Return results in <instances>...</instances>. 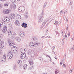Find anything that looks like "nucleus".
Returning a JSON list of instances; mask_svg holds the SVG:
<instances>
[{
	"instance_id": "nucleus-36",
	"label": "nucleus",
	"mask_w": 74,
	"mask_h": 74,
	"mask_svg": "<svg viewBox=\"0 0 74 74\" xmlns=\"http://www.w3.org/2000/svg\"><path fill=\"white\" fill-rule=\"evenodd\" d=\"M47 21H49V23L50 22H51V21H52V18H50V19H49V20H47Z\"/></svg>"
},
{
	"instance_id": "nucleus-62",
	"label": "nucleus",
	"mask_w": 74,
	"mask_h": 74,
	"mask_svg": "<svg viewBox=\"0 0 74 74\" xmlns=\"http://www.w3.org/2000/svg\"><path fill=\"white\" fill-rule=\"evenodd\" d=\"M0 24H1V25H3V22H1V23H0Z\"/></svg>"
},
{
	"instance_id": "nucleus-10",
	"label": "nucleus",
	"mask_w": 74,
	"mask_h": 74,
	"mask_svg": "<svg viewBox=\"0 0 74 74\" xmlns=\"http://www.w3.org/2000/svg\"><path fill=\"white\" fill-rule=\"evenodd\" d=\"M26 53H22L21 55V59H24V58H25V57H26Z\"/></svg>"
},
{
	"instance_id": "nucleus-45",
	"label": "nucleus",
	"mask_w": 74,
	"mask_h": 74,
	"mask_svg": "<svg viewBox=\"0 0 74 74\" xmlns=\"http://www.w3.org/2000/svg\"><path fill=\"white\" fill-rule=\"evenodd\" d=\"M58 24V21H56L55 22V23H54V24L55 25H57Z\"/></svg>"
},
{
	"instance_id": "nucleus-50",
	"label": "nucleus",
	"mask_w": 74,
	"mask_h": 74,
	"mask_svg": "<svg viewBox=\"0 0 74 74\" xmlns=\"http://www.w3.org/2000/svg\"><path fill=\"white\" fill-rule=\"evenodd\" d=\"M64 36L65 37V38H67V35H65Z\"/></svg>"
},
{
	"instance_id": "nucleus-56",
	"label": "nucleus",
	"mask_w": 74,
	"mask_h": 74,
	"mask_svg": "<svg viewBox=\"0 0 74 74\" xmlns=\"http://www.w3.org/2000/svg\"><path fill=\"white\" fill-rule=\"evenodd\" d=\"M53 53H54V54H55V51H53Z\"/></svg>"
},
{
	"instance_id": "nucleus-40",
	"label": "nucleus",
	"mask_w": 74,
	"mask_h": 74,
	"mask_svg": "<svg viewBox=\"0 0 74 74\" xmlns=\"http://www.w3.org/2000/svg\"><path fill=\"white\" fill-rule=\"evenodd\" d=\"M5 60H6V58H3V60H2V61H3V62H4V61H5Z\"/></svg>"
},
{
	"instance_id": "nucleus-59",
	"label": "nucleus",
	"mask_w": 74,
	"mask_h": 74,
	"mask_svg": "<svg viewBox=\"0 0 74 74\" xmlns=\"http://www.w3.org/2000/svg\"><path fill=\"white\" fill-rule=\"evenodd\" d=\"M4 57H5V54H4V55H3Z\"/></svg>"
},
{
	"instance_id": "nucleus-4",
	"label": "nucleus",
	"mask_w": 74,
	"mask_h": 74,
	"mask_svg": "<svg viewBox=\"0 0 74 74\" xmlns=\"http://www.w3.org/2000/svg\"><path fill=\"white\" fill-rule=\"evenodd\" d=\"M20 52L23 53H25L26 52V49L25 48H22L20 49Z\"/></svg>"
},
{
	"instance_id": "nucleus-9",
	"label": "nucleus",
	"mask_w": 74,
	"mask_h": 74,
	"mask_svg": "<svg viewBox=\"0 0 74 74\" xmlns=\"http://www.w3.org/2000/svg\"><path fill=\"white\" fill-rule=\"evenodd\" d=\"M4 20L6 22H7V23H8V22H10V18L8 17H6L4 18Z\"/></svg>"
},
{
	"instance_id": "nucleus-19",
	"label": "nucleus",
	"mask_w": 74,
	"mask_h": 74,
	"mask_svg": "<svg viewBox=\"0 0 74 74\" xmlns=\"http://www.w3.org/2000/svg\"><path fill=\"white\" fill-rule=\"evenodd\" d=\"M60 35V34L58 32H56V35L55 36L56 37H59Z\"/></svg>"
},
{
	"instance_id": "nucleus-39",
	"label": "nucleus",
	"mask_w": 74,
	"mask_h": 74,
	"mask_svg": "<svg viewBox=\"0 0 74 74\" xmlns=\"http://www.w3.org/2000/svg\"><path fill=\"white\" fill-rule=\"evenodd\" d=\"M36 39H37V38H36V37H34V38H33V40L36 41Z\"/></svg>"
},
{
	"instance_id": "nucleus-25",
	"label": "nucleus",
	"mask_w": 74,
	"mask_h": 74,
	"mask_svg": "<svg viewBox=\"0 0 74 74\" xmlns=\"http://www.w3.org/2000/svg\"><path fill=\"white\" fill-rule=\"evenodd\" d=\"M18 64H22V61L21 60H18Z\"/></svg>"
},
{
	"instance_id": "nucleus-42",
	"label": "nucleus",
	"mask_w": 74,
	"mask_h": 74,
	"mask_svg": "<svg viewBox=\"0 0 74 74\" xmlns=\"http://www.w3.org/2000/svg\"><path fill=\"white\" fill-rule=\"evenodd\" d=\"M69 4H72V2H71V0H69Z\"/></svg>"
},
{
	"instance_id": "nucleus-15",
	"label": "nucleus",
	"mask_w": 74,
	"mask_h": 74,
	"mask_svg": "<svg viewBox=\"0 0 74 74\" xmlns=\"http://www.w3.org/2000/svg\"><path fill=\"white\" fill-rule=\"evenodd\" d=\"M4 42L2 43L1 39H0V45H1V47H2V48L3 47H4Z\"/></svg>"
},
{
	"instance_id": "nucleus-30",
	"label": "nucleus",
	"mask_w": 74,
	"mask_h": 74,
	"mask_svg": "<svg viewBox=\"0 0 74 74\" xmlns=\"http://www.w3.org/2000/svg\"><path fill=\"white\" fill-rule=\"evenodd\" d=\"M6 10V11L7 14H9V13L11 12V10L7 9Z\"/></svg>"
},
{
	"instance_id": "nucleus-21",
	"label": "nucleus",
	"mask_w": 74,
	"mask_h": 74,
	"mask_svg": "<svg viewBox=\"0 0 74 74\" xmlns=\"http://www.w3.org/2000/svg\"><path fill=\"white\" fill-rule=\"evenodd\" d=\"M64 18L65 21H66V23H67V22H68V19L67 20V18H66V16H64Z\"/></svg>"
},
{
	"instance_id": "nucleus-6",
	"label": "nucleus",
	"mask_w": 74,
	"mask_h": 74,
	"mask_svg": "<svg viewBox=\"0 0 74 74\" xmlns=\"http://www.w3.org/2000/svg\"><path fill=\"white\" fill-rule=\"evenodd\" d=\"M18 10L20 12L25 11V7H24L20 6L18 8Z\"/></svg>"
},
{
	"instance_id": "nucleus-18",
	"label": "nucleus",
	"mask_w": 74,
	"mask_h": 74,
	"mask_svg": "<svg viewBox=\"0 0 74 74\" xmlns=\"http://www.w3.org/2000/svg\"><path fill=\"white\" fill-rule=\"evenodd\" d=\"M27 64H25L23 66V69L24 70H26L27 69Z\"/></svg>"
},
{
	"instance_id": "nucleus-31",
	"label": "nucleus",
	"mask_w": 74,
	"mask_h": 74,
	"mask_svg": "<svg viewBox=\"0 0 74 74\" xmlns=\"http://www.w3.org/2000/svg\"><path fill=\"white\" fill-rule=\"evenodd\" d=\"M5 7H7V6H8V3H6L4 5Z\"/></svg>"
},
{
	"instance_id": "nucleus-44",
	"label": "nucleus",
	"mask_w": 74,
	"mask_h": 74,
	"mask_svg": "<svg viewBox=\"0 0 74 74\" xmlns=\"http://www.w3.org/2000/svg\"><path fill=\"white\" fill-rule=\"evenodd\" d=\"M73 69H70V73H72V72H73Z\"/></svg>"
},
{
	"instance_id": "nucleus-38",
	"label": "nucleus",
	"mask_w": 74,
	"mask_h": 74,
	"mask_svg": "<svg viewBox=\"0 0 74 74\" xmlns=\"http://www.w3.org/2000/svg\"><path fill=\"white\" fill-rule=\"evenodd\" d=\"M8 44H9L11 42V41H10V39H8Z\"/></svg>"
},
{
	"instance_id": "nucleus-43",
	"label": "nucleus",
	"mask_w": 74,
	"mask_h": 74,
	"mask_svg": "<svg viewBox=\"0 0 74 74\" xmlns=\"http://www.w3.org/2000/svg\"><path fill=\"white\" fill-rule=\"evenodd\" d=\"M49 23V22H48V23L46 25V27H45V28H46L47 26H48L49 25L48 24Z\"/></svg>"
},
{
	"instance_id": "nucleus-35",
	"label": "nucleus",
	"mask_w": 74,
	"mask_h": 74,
	"mask_svg": "<svg viewBox=\"0 0 74 74\" xmlns=\"http://www.w3.org/2000/svg\"><path fill=\"white\" fill-rule=\"evenodd\" d=\"M4 37V35L3 34H1L0 36V37L1 38H3Z\"/></svg>"
},
{
	"instance_id": "nucleus-27",
	"label": "nucleus",
	"mask_w": 74,
	"mask_h": 74,
	"mask_svg": "<svg viewBox=\"0 0 74 74\" xmlns=\"http://www.w3.org/2000/svg\"><path fill=\"white\" fill-rule=\"evenodd\" d=\"M16 65H15V64L14 65V66H13V70L14 71L16 70Z\"/></svg>"
},
{
	"instance_id": "nucleus-29",
	"label": "nucleus",
	"mask_w": 74,
	"mask_h": 74,
	"mask_svg": "<svg viewBox=\"0 0 74 74\" xmlns=\"http://www.w3.org/2000/svg\"><path fill=\"white\" fill-rule=\"evenodd\" d=\"M29 63L30 65H33V64H34V63L32 61H30Z\"/></svg>"
},
{
	"instance_id": "nucleus-60",
	"label": "nucleus",
	"mask_w": 74,
	"mask_h": 74,
	"mask_svg": "<svg viewBox=\"0 0 74 74\" xmlns=\"http://www.w3.org/2000/svg\"><path fill=\"white\" fill-rule=\"evenodd\" d=\"M44 37H45V36H42L41 37V38H44Z\"/></svg>"
},
{
	"instance_id": "nucleus-22",
	"label": "nucleus",
	"mask_w": 74,
	"mask_h": 74,
	"mask_svg": "<svg viewBox=\"0 0 74 74\" xmlns=\"http://www.w3.org/2000/svg\"><path fill=\"white\" fill-rule=\"evenodd\" d=\"M59 71L58 69H56L55 70V74H57L59 73Z\"/></svg>"
},
{
	"instance_id": "nucleus-2",
	"label": "nucleus",
	"mask_w": 74,
	"mask_h": 74,
	"mask_svg": "<svg viewBox=\"0 0 74 74\" xmlns=\"http://www.w3.org/2000/svg\"><path fill=\"white\" fill-rule=\"evenodd\" d=\"M44 15V11L42 10V13L38 16V18L39 19L38 22L41 23V22L42 21L43 18H44V17H43Z\"/></svg>"
},
{
	"instance_id": "nucleus-47",
	"label": "nucleus",
	"mask_w": 74,
	"mask_h": 74,
	"mask_svg": "<svg viewBox=\"0 0 74 74\" xmlns=\"http://www.w3.org/2000/svg\"><path fill=\"white\" fill-rule=\"evenodd\" d=\"M63 66L64 67H66V65L64 64H63Z\"/></svg>"
},
{
	"instance_id": "nucleus-57",
	"label": "nucleus",
	"mask_w": 74,
	"mask_h": 74,
	"mask_svg": "<svg viewBox=\"0 0 74 74\" xmlns=\"http://www.w3.org/2000/svg\"><path fill=\"white\" fill-rule=\"evenodd\" d=\"M62 11H63L62 10H61L60 12V14H62Z\"/></svg>"
},
{
	"instance_id": "nucleus-11",
	"label": "nucleus",
	"mask_w": 74,
	"mask_h": 74,
	"mask_svg": "<svg viewBox=\"0 0 74 74\" xmlns=\"http://www.w3.org/2000/svg\"><path fill=\"white\" fill-rule=\"evenodd\" d=\"M16 49V47L15 46H13L11 48V50L12 52H14V51H17V50Z\"/></svg>"
},
{
	"instance_id": "nucleus-20",
	"label": "nucleus",
	"mask_w": 74,
	"mask_h": 74,
	"mask_svg": "<svg viewBox=\"0 0 74 74\" xmlns=\"http://www.w3.org/2000/svg\"><path fill=\"white\" fill-rule=\"evenodd\" d=\"M40 45V43L39 42H37V43H35L34 44V47H38V45Z\"/></svg>"
},
{
	"instance_id": "nucleus-64",
	"label": "nucleus",
	"mask_w": 74,
	"mask_h": 74,
	"mask_svg": "<svg viewBox=\"0 0 74 74\" xmlns=\"http://www.w3.org/2000/svg\"><path fill=\"white\" fill-rule=\"evenodd\" d=\"M7 73V71H5L3 72V73Z\"/></svg>"
},
{
	"instance_id": "nucleus-48",
	"label": "nucleus",
	"mask_w": 74,
	"mask_h": 74,
	"mask_svg": "<svg viewBox=\"0 0 74 74\" xmlns=\"http://www.w3.org/2000/svg\"><path fill=\"white\" fill-rule=\"evenodd\" d=\"M70 32H69V34H68V37H70Z\"/></svg>"
},
{
	"instance_id": "nucleus-49",
	"label": "nucleus",
	"mask_w": 74,
	"mask_h": 74,
	"mask_svg": "<svg viewBox=\"0 0 74 74\" xmlns=\"http://www.w3.org/2000/svg\"><path fill=\"white\" fill-rule=\"evenodd\" d=\"M2 8V6H1V5L0 4V9H1Z\"/></svg>"
},
{
	"instance_id": "nucleus-5",
	"label": "nucleus",
	"mask_w": 74,
	"mask_h": 74,
	"mask_svg": "<svg viewBox=\"0 0 74 74\" xmlns=\"http://www.w3.org/2000/svg\"><path fill=\"white\" fill-rule=\"evenodd\" d=\"M25 33L24 32H22L20 33V36L21 37H24L25 36Z\"/></svg>"
},
{
	"instance_id": "nucleus-12",
	"label": "nucleus",
	"mask_w": 74,
	"mask_h": 74,
	"mask_svg": "<svg viewBox=\"0 0 74 74\" xmlns=\"http://www.w3.org/2000/svg\"><path fill=\"white\" fill-rule=\"evenodd\" d=\"M29 45L30 47L33 48V47H34V43L32 42H31L29 43Z\"/></svg>"
},
{
	"instance_id": "nucleus-24",
	"label": "nucleus",
	"mask_w": 74,
	"mask_h": 74,
	"mask_svg": "<svg viewBox=\"0 0 74 74\" xmlns=\"http://www.w3.org/2000/svg\"><path fill=\"white\" fill-rule=\"evenodd\" d=\"M34 69V67H33V66H32L31 67H29L28 69V70H33Z\"/></svg>"
},
{
	"instance_id": "nucleus-33",
	"label": "nucleus",
	"mask_w": 74,
	"mask_h": 74,
	"mask_svg": "<svg viewBox=\"0 0 74 74\" xmlns=\"http://www.w3.org/2000/svg\"><path fill=\"white\" fill-rule=\"evenodd\" d=\"M3 13H4V14H7V11L6 10H3Z\"/></svg>"
},
{
	"instance_id": "nucleus-13",
	"label": "nucleus",
	"mask_w": 74,
	"mask_h": 74,
	"mask_svg": "<svg viewBox=\"0 0 74 74\" xmlns=\"http://www.w3.org/2000/svg\"><path fill=\"white\" fill-rule=\"evenodd\" d=\"M16 18L17 19H21V16L19 14H16Z\"/></svg>"
},
{
	"instance_id": "nucleus-3",
	"label": "nucleus",
	"mask_w": 74,
	"mask_h": 74,
	"mask_svg": "<svg viewBox=\"0 0 74 74\" xmlns=\"http://www.w3.org/2000/svg\"><path fill=\"white\" fill-rule=\"evenodd\" d=\"M12 56H13V54L12 53L9 52L8 55V58L10 59L12 58Z\"/></svg>"
},
{
	"instance_id": "nucleus-23",
	"label": "nucleus",
	"mask_w": 74,
	"mask_h": 74,
	"mask_svg": "<svg viewBox=\"0 0 74 74\" xmlns=\"http://www.w3.org/2000/svg\"><path fill=\"white\" fill-rule=\"evenodd\" d=\"M47 21H48V20L47 19H46L44 21V22L42 23V25H44L43 26L45 25V24H46V22H47Z\"/></svg>"
},
{
	"instance_id": "nucleus-26",
	"label": "nucleus",
	"mask_w": 74,
	"mask_h": 74,
	"mask_svg": "<svg viewBox=\"0 0 74 74\" xmlns=\"http://www.w3.org/2000/svg\"><path fill=\"white\" fill-rule=\"evenodd\" d=\"M12 32H11V31H9L8 33V35H12Z\"/></svg>"
},
{
	"instance_id": "nucleus-16",
	"label": "nucleus",
	"mask_w": 74,
	"mask_h": 74,
	"mask_svg": "<svg viewBox=\"0 0 74 74\" xmlns=\"http://www.w3.org/2000/svg\"><path fill=\"white\" fill-rule=\"evenodd\" d=\"M15 39L17 42H19L21 41V38L19 37H16Z\"/></svg>"
},
{
	"instance_id": "nucleus-61",
	"label": "nucleus",
	"mask_w": 74,
	"mask_h": 74,
	"mask_svg": "<svg viewBox=\"0 0 74 74\" xmlns=\"http://www.w3.org/2000/svg\"><path fill=\"white\" fill-rule=\"evenodd\" d=\"M55 46L53 47V49H55Z\"/></svg>"
},
{
	"instance_id": "nucleus-28",
	"label": "nucleus",
	"mask_w": 74,
	"mask_h": 74,
	"mask_svg": "<svg viewBox=\"0 0 74 74\" xmlns=\"http://www.w3.org/2000/svg\"><path fill=\"white\" fill-rule=\"evenodd\" d=\"M13 8V9H16V5L14 4L13 6H12V8Z\"/></svg>"
},
{
	"instance_id": "nucleus-63",
	"label": "nucleus",
	"mask_w": 74,
	"mask_h": 74,
	"mask_svg": "<svg viewBox=\"0 0 74 74\" xmlns=\"http://www.w3.org/2000/svg\"><path fill=\"white\" fill-rule=\"evenodd\" d=\"M62 36H63V32H62Z\"/></svg>"
},
{
	"instance_id": "nucleus-52",
	"label": "nucleus",
	"mask_w": 74,
	"mask_h": 74,
	"mask_svg": "<svg viewBox=\"0 0 74 74\" xmlns=\"http://www.w3.org/2000/svg\"><path fill=\"white\" fill-rule=\"evenodd\" d=\"M60 22H59L58 23V25H60Z\"/></svg>"
},
{
	"instance_id": "nucleus-7",
	"label": "nucleus",
	"mask_w": 74,
	"mask_h": 74,
	"mask_svg": "<svg viewBox=\"0 0 74 74\" xmlns=\"http://www.w3.org/2000/svg\"><path fill=\"white\" fill-rule=\"evenodd\" d=\"M14 14H11L9 16V18L10 19H13L15 18V16H14Z\"/></svg>"
},
{
	"instance_id": "nucleus-34",
	"label": "nucleus",
	"mask_w": 74,
	"mask_h": 74,
	"mask_svg": "<svg viewBox=\"0 0 74 74\" xmlns=\"http://www.w3.org/2000/svg\"><path fill=\"white\" fill-rule=\"evenodd\" d=\"M28 13H26V15L25 16V18H28Z\"/></svg>"
},
{
	"instance_id": "nucleus-46",
	"label": "nucleus",
	"mask_w": 74,
	"mask_h": 74,
	"mask_svg": "<svg viewBox=\"0 0 74 74\" xmlns=\"http://www.w3.org/2000/svg\"><path fill=\"white\" fill-rule=\"evenodd\" d=\"M39 59L40 60H42L43 59L42 58H40Z\"/></svg>"
},
{
	"instance_id": "nucleus-32",
	"label": "nucleus",
	"mask_w": 74,
	"mask_h": 74,
	"mask_svg": "<svg viewBox=\"0 0 74 74\" xmlns=\"http://www.w3.org/2000/svg\"><path fill=\"white\" fill-rule=\"evenodd\" d=\"M44 6L43 7V8H45V7H46V5H47V2H45L44 5Z\"/></svg>"
},
{
	"instance_id": "nucleus-41",
	"label": "nucleus",
	"mask_w": 74,
	"mask_h": 74,
	"mask_svg": "<svg viewBox=\"0 0 74 74\" xmlns=\"http://www.w3.org/2000/svg\"><path fill=\"white\" fill-rule=\"evenodd\" d=\"M12 3H15V0H11Z\"/></svg>"
},
{
	"instance_id": "nucleus-53",
	"label": "nucleus",
	"mask_w": 74,
	"mask_h": 74,
	"mask_svg": "<svg viewBox=\"0 0 74 74\" xmlns=\"http://www.w3.org/2000/svg\"><path fill=\"white\" fill-rule=\"evenodd\" d=\"M66 53H65L64 54V57L65 58H66Z\"/></svg>"
},
{
	"instance_id": "nucleus-17",
	"label": "nucleus",
	"mask_w": 74,
	"mask_h": 74,
	"mask_svg": "<svg viewBox=\"0 0 74 74\" xmlns=\"http://www.w3.org/2000/svg\"><path fill=\"white\" fill-rule=\"evenodd\" d=\"M10 46H12L13 45H15V43L14 42H11L10 43H9Z\"/></svg>"
},
{
	"instance_id": "nucleus-14",
	"label": "nucleus",
	"mask_w": 74,
	"mask_h": 74,
	"mask_svg": "<svg viewBox=\"0 0 74 74\" xmlns=\"http://www.w3.org/2000/svg\"><path fill=\"white\" fill-rule=\"evenodd\" d=\"M15 23L17 26H19V22L18 21H15Z\"/></svg>"
},
{
	"instance_id": "nucleus-51",
	"label": "nucleus",
	"mask_w": 74,
	"mask_h": 74,
	"mask_svg": "<svg viewBox=\"0 0 74 74\" xmlns=\"http://www.w3.org/2000/svg\"><path fill=\"white\" fill-rule=\"evenodd\" d=\"M47 37H48V38H51V36H47L46 37V38H47Z\"/></svg>"
},
{
	"instance_id": "nucleus-37",
	"label": "nucleus",
	"mask_w": 74,
	"mask_h": 74,
	"mask_svg": "<svg viewBox=\"0 0 74 74\" xmlns=\"http://www.w3.org/2000/svg\"><path fill=\"white\" fill-rule=\"evenodd\" d=\"M69 27V25H67L66 28V33H67V30H68V28Z\"/></svg>"
},
{
	"instance_id": "nucleus-54",
	"label": "nucleus",
	"mask_w": 74,
	"mask_h": 74,
	"mask_svg": "<svg viewBox=\"0 0 74 74\" xmlns=\"http://www.w3.org/2000/svg\"><path fill=\"white\" fill-rule=\"evenodd\" d=\"M43 26H42L40 28V29H42L43 28Z\"/></svg>"
},
{
	"instance_id": "nucleus-58",
	"label": "nucleus",
	"mask_w": 74,
	"mask_h": 74,
	"mask_svg": "<svg viewBox=\"0 0 74 74\" xmlns=\"http://www.w3.org/2000/svg\"><path fill=\"white\" fill-rule=\"evenodd\" d=\"M6 0H1V1H5Z\"/></svg>"
},
{
	"instance_id": "nucleus-8",
	"label": "nucleus",
	"mask_w": 74,
	"mask_h": 74,
	"mask_svg": "<svg viewBox=\"0 0 74 74\" xmlns=\"http://www.w3.org/2000/svg\"><path fill=\"white\" fill-rule=\"evenodd\" d=\"M21 26L23 27L26 28V27H27V24L25 23H23L21 25Z\"/></svg>"
},
{
	"instance_id": "nucleus-1",
	"label": "nucleus",
	"mask_w": 74,
	"mask_h": 74,
	"mask_svg": "<svg viewBox=\"0 0 74 74\" xmlns=\"http://www.w3.org/2000/svg\"><path fill=\"white\" fill-rule=\"evenodd\" d=\"M0 29L2 30L3 33H5L7 30V26L6 25L4 26L3 25H0Z\"/></svg>"
},
{
	"instance_id": "nucleus-55",
	"label": "nucleus",
	"mask_w": 74,
	"mask_h": 74,
	"mask_svg": "<svg viewBox=\"0 0 74 74\" xmlns=\"http://www.w3.org/2000/svg\"><path fill=\"white\" fill-rule=\"evenodd\" d=\"M65 39V38H64L62 40V41H64V40Z\"/></svg>"
}]
</instances>
